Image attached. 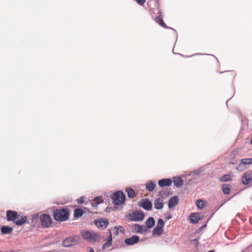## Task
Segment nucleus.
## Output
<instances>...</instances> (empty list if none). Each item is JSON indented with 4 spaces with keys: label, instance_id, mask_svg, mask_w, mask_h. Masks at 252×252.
Returning <instances> with one entry per match:
<instances>
[{
    "label": "nucleus",
    "instance_id": "a878e982",
    "mask_svg": "<svg viewBox=\"0 0 252 252\" xmlns=\"http://www.w3.org/2000/svg\"><path fill=\"white\" fill-rule=\"evenodd\" d=\"M155 223V220L152 217H150L146 221V226L149 228L152 227Z\"/></svg>",
    "mask_w": 252,
    "mask_h": 252
},
{
    "label": "nucleus",
    "instance_id": "e433bc0d",
    "mask_svg": "<svg viewBox=\"0 0 252 252\" xmlns=\"http://www.w3.org/2000/svg\"><path fill=\"white\" fill-rule=\"evenodd\" d=\"M85 239L88 240L89 241H92V240L95 241L97 237H83Z\"/></svg>",
    "mask_w": 252,
    "mask_h": 252
},
{
    "label": "nucleus",
    "instance_id": "5701e85b",
    "mask_svg": "<svg viewBox=\"0 0 252 252\" xmlns=\"http://www.w3.org/2000/svg\"><path fill=\"white\" fill-rule=\"evenodd\" d=\"M108 240L107 241L102 245V248L104 250H106L107 249L110 247L112 243L113 237H108Z\"/></svg>",
    "mask_w": 252,
    "mask_h": 252
},
{
    "label": "nucleus",
    "instance_id": "bb28decb",
    "mask_svg": "<svg viewBox=\"0 0 252 252\" xmlns=\"http://www.w3.org/2000/svg\"><path fill=\"white\" fill-rule=\"evenodd\" d=\"M82 236H97L96 234L92 231L84 230L81 231Z\"/></svg>",
    "mask_w": 252,
    "mask_h": 252
},
{
    "label": "nucleus",
    "instance_id": "a211bd4d",
    "mask_svg": "<svg viewBox=\"0 0 252 252\" xmlns=\"http://www.w3.org/2000/svg\"><path fill=\"white\" fill-rule=\"evenodd\" d=\"M133 230L136 232L142 233L146 231V227L145 226H140L138 224H135L133 226Z\"/></svg>",
    "mask_w": 252,
    "mask_h": 252
},
{
    "label": "nucleus",
    "instance_id": "473e14b6",
    "mask_svg": "<svg viewBox=\"0 0 252 252\" xmlns=\"http://www.w3.org/2000/svg\"><path fill=\"white\" fill-rule=\"evenodd\" d=\"M156 22L158 23L160 25L164 28H166V25L163 22L162 19L160 17H157L156 19Z\"/></svg>",
    "mask_w": 252,
    "mask_h": 252
},
{
    "label": "nucleus",
    "instance_id": "f03ea898",
    "mask_svg": "<svg viewBox=\"0 0 252 252\" xmlns=\"http://www.w3.org/2000/svg\"><path fill=\"white\" fill-rule=\"evenodd\" d=\"M113 203L116 205H119L123 203L125 199L123 192L119 191L114 193L112 195Z\"/></svg>",
    "mask_w": 252,
    "mask_h": 252
},
{
    "label": "nucleus",
    "instance_id": "dca6fc26",
    "mask_svg": "<svg viewBox=\"0 0 252 252\" xmlns=\"http://www.w3.org/2000/svg\"><path fill=\"white\" fill-rule=\"evenodd\" d=\"M162 241L160 244L161 245L164 244V243L167 245H171L174 243L175 240H173L172 237H159Z\"/></svg>",
    "mask_w": 252,
    "mask_h": 252
},
{
    "label": "nucleus",
    "instance_id": "a19ab883",
    "mask_svg": "<svg viewBox=\"0 0 252 252\" xmlns=\"http://www.w3.org/2000/svg\"><path fill=\"white\" fill-rule=\"evenodd\" d=\"M251 143L252 144V139L251 141Z\"/></svg>",
    "mask_w": 252,
    "mask_h": 252
},
{
    "label": "nucleus",
    "instance_id": "c756f323",
    "mask_svg": "<svg viewBox=\"0 0 252 252\" xmlns=\"http://www.w3.org/2000/svg\"><path fill=\"white\" fill-rule=\"evenodd\" d=\"M126 192H127L128 196L129 197H130V198H132L135 195V193L134 190L133 189H130V188L127 189H126Z\"/></svg>",
    "mask_w": 252,
    "mask_h": 252
},
{
    "label": "nucleus",
    "instance_id": "2f4dec72",
    "mask_svg": "<svg viewBox=\"0 0 252 252\" xmlns=\"http://www.w3.org/2000/svg\"><path fill=\"white\" fill-rule=\"evenodd\" d=\"M83 215L82 211L79 209H76L74 211V216L75 217H79Z\"/></svg>",
    "mask_w": 252,
    "mask_h": 252
},
{
    "label": "nucleus",
    "instance_id": "f3484780",
    "mask_svg": "<svg viewBox=\"0 0 252 252\" xmlns=\"http://www.w3.org/2000/svg\"><path fill=\"white\" fill-rule=\"evenodd\" d=\"M27 220V216H19L18 215L17 218L14 221V223L18 225H22Z\"/></svg>",
    "mask_w": 252,
    "mask_h": 252
},
{
    "label": "nucleus",
    "instance_id": "4be33fe9",
    "mask_svg": "<svg viewBox=\"0 0 252 252\" xmlns=\"http://www.w3.org/2000/svg\"><path fill=\"white\" fill-rule=\"evenodd\" d=\"M173 183L175 187H179L182 185L183 180L180 177H173Z\"/></svg>",
    "mask_w": 252,
    "mask_h": 252
},
{
    "label": "nucleus",
    "instance_id": "72a5a7b5",
    "mask_svg": "<svg viewBox=\"0 0 252 252\" xmlns=\"http://www.w3.org/2000/svg\"><path fill=\"white\" fill-rule=\"evenodd\" d=\"M220 180L223 182H227L231 180V176L229 175H225L220 178Z\"/></svg>",
    "mask_w": 252,
    "mask_h": 252
},
{
    "label": "nucleus",
    "instance_id": "423d86ee",
    "mask_svg": "<svg viewBox=\"0 0 252 252\" xmlns=\"http://www.w3.org/2000/svg\"><path fill=\"white\" fill-rule=\"evenodd\" d=\"M40 220L41 225L44 227H48L51 224V219L47 214H42L40 216Z\"/></svg>",
    "mask_w": 252,
    "mask_h": 252
},
{
    "label": "nucleus",
    "instance_id": "1a4fd4ad",
    "mask_svg": "<svg viewBox=\"0 0 252 252\" xmlns=\"http://www.w3.org/2000/svg\"><path fill=\"white\" fill-rule=\"evenodd\" d=\"M18 213L16 211L8 210L6 212V217L8 221H15L17 218Z\"/></svg>",
    "mask_w": 252,
    "mask_h": 252
},
{
    "label": "nucleus",
    "instance_id": "9b49d317",
    "mask_svg": "<svg viewBox=\"0 0 252 252\" xmlns=\"http://www.w3.org/2000/svg\"><path fill=\"white\" fill-rule=\"evenodd\" d=\"M124 229L121 226L115 227L110 232V236H112V233L114 235H123L124 234Z\"/></svg>",
    "mask_w": 252,
    "mask_h": 252
},
{
    "label": "nucleus",
    "instance_id": "58836bf2",
    "mask_svg": "<svg viewBox=\"0 0 252 252\" xmlns=\"http://www.w3.org/2000/svg\"><path fill=\"white\" fill-rule=\"evenodd\" d=\"M88 249L89 250V252H94V250L91 247H89Z\"/></svg>",
    "mask_w": 252,
    "mask_h": 252
},
{
    "label": "nucleus",
    "instance_id": "39448f33",
    "mask_svg": "<svg viewBox=\"0 0 252 252\" xmlns=\"http://www.w3.org/2000/svg\"><path fill=\"white\" fill-rule=\"evenodd\" d=\"M144 218V214L139 211H134L129 214V219L132 221L142 220Z\"/></svg>",
    "mask_w": 252,
    "mask_h": 252
},
{
    "label": "nucleus",
    "instance_id": "b1692460",
    "mask_svg": "<svg viewBox=\"0 0 252 252\" xmlns=\"http://www.w3.org/2000/svg\"><path fill=\"white\" fill-rule=\"evenodd\" d=\"M156 186V184L153 181H149L146 184V189L149 191H152Z\"/></svg>",
    "mask_w": 252,
    "mask_h": 252
},
{
    "label": "nucleus",
    "instance_id": "4468645a",
    "mask_svg": "<svg viewBox=\"0 0 252 252\" xmlns=\"http://www.w3.org/2000/svg\"><path fill=\"white\" fill-rule=\"evenodd\" d=\"M178 201H179V199H178V197L175 196L171 197L170 199V200H169L168 207L169 208H172L174 207L178 204Z\"/></svg>",
    "mask_w": 252,
    "mask_h": 252
},
{
    "label": "nucleus",
    "instance_id": "0eeeda50",
    "mask_svg": "<svg viewBox=\"0 0 252 252\" xmlns=\"http://www.w3.org/2000/svg\"><path fill=\"white\" fill-rule=\"evenodd\" d=\"M148 237H144L143 239H140V237H128L125 240V242L127 245H132L139 241H144Z\"/></svg>",
    "mask_w": 252,
    "mask_h": 252
},
{
    "label": "nucleus",
    "instance_id": "9d476101",
    "mask_svg": "<svg viewBox=\"0 0 252 252\" xmlns=\"http://www.w3.org/2000/svg\"><path fill=\"white\" fill-rule=\"evenodd\" d=\"M140 206L147 210H151L152 207V203L147 198L143 199L140 202Z\"/></svg>",
    "mask_w": 252,
    "mask_h": 252
},
{
    "label": "nucleus",
    "instance_id": "412c9836",
    "mask_svg": "<svg viewBox=\"0 0 252 252\" xmlns=\"http://www.w3.org/2000/svg\"><path fill=\"white\" fill-rule=\"evenodd\" d=\"M0 230L2 234L5 235L10 233L12 231L13 228L8 226H3L1 227Z\"/></svg>",
    "mask_w": 252,
    "mask_h": 252
},
{
    "label": "nucleus",
    "instance_id": "ea45409f",
    "mask_svg": "<svg viewBox=\"0 0 252 252\" xmlns=\"http://www.w3.org/2000/svg\"><path fill=\"white\" fill-rule=\"evenodd\" d=\"M208 252H215V251L214 250H210Z\"/></svg>",
    "mask_w": 252,
    "mask_h": 252
},
{
    "label": "nucleus",
    "instance_id": "2eb2a0df",
    "mask_svg": "<svg viewBox=\"0 0 252 252\" xmlns=\"http://www.w3.org/2000/svg\"><path fill=\"white\" fill-rule=\"evenodd\" d=\"M172 180L170 179H163L158 181V185L161 187L169 186L171 185Z\"/></svg>",
    "mask_w": 252,
    "mask_h": 252
},
{
    "label": "nucleus",
    "instance_id": "c85d7f7f",
    "mask_svg": "<svg viewBox=\"0 0 252 252\" xmlns=\"http://www.w3.org/2000/svg\"><path fill=\"white\" fill-rule=\"evenodd\" d=\"M198 241L199 239H194L189 240V243L190 245V247H193L194 248L196 247L198 245Z\"/></svg>",
    "mask_w": 252,
    "mask_h": 252
},
{
    "label": "nucleus",
    "instance_id": "c9c22d12",
    "mask_svg": "<svg viewBox=\"0 0 252 252\" xmlns=\"http://www.w3.org/2000/svg\"><path fill=\"white\" fill-rule=\"evenodd\" d=\"M86 199V197L82 196V197H81L80 198H79V199H77V202H78V203L79 204H81L85 202Z\"/></svg>",
    "mask_w": 252,
    "mask_h": 252
},
{
    "label": "nucleus",
    "instance_id": "f257e3e1",
    "mask_svg": "<svg viewBox=\"0 0 252 252\" xmlns=\"http://www.w3.org/2000/svg\"><path fill=\"white\" fill-rule=\"evenodd\" d=\"M69 211L66 209H57L54 211V218L57 221H65L68 219Z\"/></svg>",
    "mask_w": 252,
    "mask_h": 252
},
{
    "label": "nucleus",
    "instance_id": "f704fd0d",
    "mask_svg": "<svg viewBox=\"0 0 252 252\" xmlns=\"http://www.w3.org/2000/svg\"><path fill=\"white\" fill-rule=\"evenodd\" d=\"M39 219V215L38 214H35L32 215V222L36 223Z\"/></svg>",
    "mask_w": 252,
    "mask_h": 252
},
{
    "label": "nucleus",
    "instance_id": "f8f14e48",
    "mask_svg": "<svg viewBox=\"0 0 252 252\" xmlns=\"http://www.w3.org/2000/svg\"><path fill=\"white\" fill-rule=\"evenodd\" d=\"M252 180V173L247 172L244 174L242 177L243 184L246 185L249 184Z\"/></svg>",
    "mask_w": 252,
    "mask_h": 252
},
{
    "label": "nucleus",
    "instance_id": "cd10ccee",
    "mask_svg": "<svg viewBox=\"0 0 252 252\" xmlns=\"http://www.w3.org/2000/svg\"><path fill=\"white\" fill-rule=\"evenodd\" d=\"M196 204L197 207L200 209H203L206 205V202L202 199L196 201Z\"/></svg>",
    "mask_w": 252,
    "mask_h": 252
},
{
    "label": "nucleus",
    "instance_id": "7ed1b4c3",
    "mask_svg": "<svg viewBox=\"0 0 252 252\" xmlns=\"http://www.w3.org/2000/svg\"><path fill=\"white\" fill-rule=\"evenodd\" d=\"M78 237H66L63 241L62 245L64 247H69L77 244Z\"/></svg>",
    "mask_w": 252,
    "mask_h": 252
},
{
    "label": "nucleus",
    "instance_id": "6ab92c4d",
    "mask_svg": "<svg viewBox=\"0 0 252 252\" xmlns=\"http://www.w3.org/2000/svg\"><path fill=\"white\" fill-rule=\"evenodd\" d=\"M103 199L101 196L95 197L93 200L91 201V203L93 207H96L97 205L102 203Z\"/></svg>",
    "mask_w": 252,
    "mask_h": 252
},
{
    "label": "nucleus",
    "instance_id": "6e6552de",
    "mask_svg": "<svg viewBox=\"0 0 252 252\" xmlns=\"http://www.w3.org/2000/svg\"><path fill=\"white\" fill-rule=\"evenodd\" d=\"M94 222L97 227L101 229L105 228L108 224V222L107 220L104 219L95 220H94Z\"/></svg>",
    "mask_w": 252,
    "mask_h": 252
},
{
    "label": "nucleus",
    "instance_id": "393cba45",
    "mask_svg": "<svg viewBox=\"0 0 252 252\" xmlns=\"http://www.w3.org/2000/svg\"><path fill=\"white\" fill-rule=\"evenodd\" d=\"M252 163V158H244L241 160V163L239 164V166L237 168L238 170L240 168L241 166L244 164H248Z\"/></svg>",
    "mask_w": 252,
    "mask_h": 252
},
{
    "label": "nucleus",
    "instance_id": "aec40b11",
    "mask_svg": "<svg viewBox=\"0 0 252 252\" xmlns=\"http://www.w3.org/2000/svg\"><path fill=\"white\" fill-rule=\"evenodd\" d=\"M154 207L157 209H161L163 207V203L162 200L158 198L156 199L154 202Z\"/></svg>",
    "mask_w": 252,
    "mask_h": 252
},
{
    "label": "nucleus",
    "instance_id": "7c9ffc66",
    "mask_svg": "<svg viewBox=\"0 0 252 252\" xmlns=\"http://www.w3.org/2000/svg\"><path fill=\"white\" fill-rule=\"evenodd\" d=\"M222 190L224 194H229L230 192V188L228 185H224L222 186Z\"/></svg>",
    "mask_w": 252,
    "mask_h": 252
},
{
    "label": "nucleus",
    "instance_id": "4c0bfd02",
    "mask_svg": "<svg viewBox=\"0 0 252 252\" xmlns=\"http://www.w3.org/2000/svg\"><path fill=\"white\" fill-rule=\"evenodd\" d=\"M145 1L146 0H136L137 3L140 5H143L144 4Z\"/></svg>",
    "mask_w": 252,
    "mask_h": 252
},
{
    "label": "nucleus",
    "instance_id": "ddd939ff",
    "mask_svg": "<svg viewBox=\"0 0 252 252\" xmlns=\"http://www.w3.org/2000/svg\"><path fill=\"white\" fill-rule=\"evenodd\" d=\"M201 214L198 213L192 214L189 217L191 222L193 223H197L199 220H201Z\"/></svg>",
    "mask_w": 252,
    "mask_h": 252
},
{
    "label": "nucleus",
    "instance_id": "20e7f679",
    "mask_svg": "<svg viewBox=\"0 0 252 252\" xmlns=\"http://www.w3.org/2000/svg\"><path fill=\"white\" fill-rule=\"evenodd\" d=\"M164 225V222L161 219H159L158 220V222L156 228L153 230V234L157 235H160L163 231V227Z\"/></svg>",
    "mask_w": 252,
    "mask_h": 252
}]
</instances>
